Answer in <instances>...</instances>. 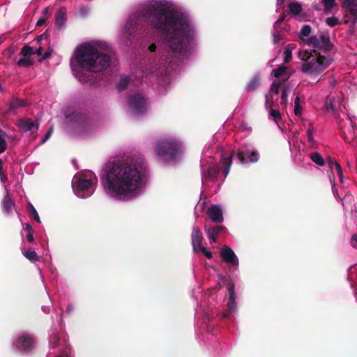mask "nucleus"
Here are the masks:
<instances>
[{"mask_svg": "<svg viewBox=\"0 0 357 357\" xmlns=\"http://www.w3.org/2000/svg\"><path fill=\"white\" fill-rule=\"evenodd\" d=\"M226 230V227L224 226H211L205 225L204 231L206 236L210 241L211 243H215L217 241V236Z\"/></svg>", "mask_w": 357, "mask_h": 357, "instance_id": "obj_21", "label": "nucleus"}, {"mask_svg": "<svg viewBox=\"0 0 357 357\" xmlns=\"http://www.w3.org/2000/svg\"><path fill=\"white\" fill-rule=\"evenodd\" d=\"M13 344L20 351H29L34 347V339L31 334L20 332L14 337Z\"/></svg>", "mask_w": 357, "mask_h": 357, "instance_id": "obj_15", "label": "nucleus"}, {"mask_svg": "<svg viewBox=\"0 0 357 357\" xmlns=\"http://www.w3.org/2000/svg\"><path fill=\"white\" fill-rule=\"evenodd\" d=\"M4 135V132L0 129V154L4 152L7 147Z\"/></svg>", "mask_w": 357, "mask_h": 357, "instance_id": "obj_36", "label": "nucleus"}, {"mask_svg": "<svg viewBox=\"0 0 357 357\" xmlns=\"http://www.w3.org/2000/svg\"><path fill=\"white\" fill-rule=\"evenodd\" d=\"M22 252L23 255L31 261H37L39 260V257L34 250H32L31 249L24 250L22 248Z\"/></svg>", "mask_w": 357, "mask_h": 357, "instance_id": "obj_32", "label": "nucleus"}, {"mask_svg": "<svg viewBox=\"0 0 357 357\" xmlns=\"http://www.w3.org/2000/svg\"><path fill=\"white\" fill-rule=\"evenodd\" d=\"M206 213L209 218L215 223H221L224 220L222 209L218 205H211Z\"/></svg>", "mask_w": 357, "mask_h": 357, "instance_id": "obj_20", "label": "nucleus"}, {"mask_svg": "<svg viewBox=\"0 0 357 357\" xmlns=\"http://www.w3.org/2000/svg\"><path fill=\"white\" fill-rule=\"evenodd\" d=\"M63 324V319H62V317H61V324L62 325Z\"/></svg>", "mask_w": 357, "mask_h": 357, "instance_id": "obj_64", "label": "nucleus"}, {"mask_svg": "<svg viewBox=\"0 0 357 357\" xmlns=\"http://www.w3.org/2000/svg\"><path fill=\"white\" fill-rule=\"evenodd\" d=\"M243 127L244 130H248L249 129V128L247 126V125L245 123H243Z\"/></svg>", "mask_w": 357, "mask_h": 357, "instance_id": "obj_59", "label": "nucleus"}, {"mask_svg": "<svg viewBox=\"0 0 357 357\" xmlns=\"http://www.w3.org/2000/svg\"><path fill=\"white\" fill-rule=\"evenodd\" d=\"M292 57V45H288L284 50V61L289 62Z\"/></svg>", "mask_w": 357, "mask_h": 357, "instance_id": "obj_34", "label": "nucleus"}, {"mask_svg": "<svg viewBox=\"0 0 357 357\" xmlns=\"http://www.w3.org/2000/svg\"><path fill=\"white\" fill-rule=\"evenodd\" d=\"M260 84V78L258 75L253 77L247 84L245 91L252 92L255 91Z\"/></svg>", "mask_w": 357, "mask_h": 357, "instance_id": "obj_30", "label": "nucleus"}, {"mask_svg": "<svg viewBox=\"0 0 357 357\" xmlns=\"http://www.w3.org/2000/svg\"><path fill=\"white\" fill-rule=\"evenodd\" d=\"M305 105V102L301 101L300 97L298 96L294 99V113L298 117H301L303 112V105Z\"/></svg>", "mask_w": 357, "mask_h": 357, "instance_id": "obj_28", "label": "nucleus"}, {"mask_svg": "<svg viewBox=\"0 0 357 357\" xmlns=\"http://www.w3.org/2000/svg\"><path fill=\"white\" fill-rule=\"evenodd\" d=\"M287 81L284 82V84L280 88V90H282L280 104L284 108L287 106L288 97L291 91V87L287 83Z\"/></svg>", "mask_w": 357, "mask_h": 357, "instance_id": "obj_25", "label": "nucleus"}, {"mask_svg": "<svg viewBox=\"0 0 357 357\" xmlns=\"http://www.w3.org/2000/svg\"><path fill=\"white\" fill-rule=\"evenodd\" d=\"M291 75V70L284 66H280L273 70L271 76L273 77L268 94L265 96V108L268 112V118L274 121L278 126L282 120L280 110L276 107L274 102L278 100V94L280 86L284 82L288 80ZM280 128V126H278Z\"/></svg>", "mask_w": 357, "mask_h": 357, "instance_id": "obj_6", "label": "nucleus"}, {"mask_svg": "<svg viewBox=\"0 0 357 357\" xmlns=\"http://www.w3.org/2000/svg\"><path fill=\"white\" fill-rule=\"evenodd\" d=\"M50 56V52H46L45 54L43 55V58H47Z\"/></svg>", "mask_w": 357, "mask_h": 357, "instance_id": "obj_58", "label": "nucleus"}, {"mask_svg": "<svg viewBox=\"0 0 357 357\" xmlns=\"http://www.w3.org/2000/svg\"><path fill=\"white\" fill-rule=\"evenodd\" d=\"M24 105H25L24 101L22 100H20V99H15V100H13L11 102V107L13 109L23 107Z\"/></svg>", "mask_w": 357, "mask_h": 357, "instance_id": "obj_41", "label": "nucleus"}, {"mask_svg": "<svg viewBox=\"0 0 357 357\" xmlns=\"http://www.w3.org/2000/svg\"><path fill=\"white\" fill-rule=\"evenodd\" d=\"M344 97L342 93H331L326 99L324 108L327 113H332L335 116L337 123L342 128L343 119H341V115L345 113L346 107L343 103Z\"/></svg>", "mask_w": 357, "mask_h": 357, "instance_id": "obj_10", "label": "nucleus"}, {"mask_svg": "<svg viewBox=\"0 0 357 357\" xmlns=\"http://www.w3.org/2000/svg\"><path fill=\"white\" fill-rule=\"evenodd\" d=\"M42 38H43V36H40L39 37H38V41H40L42 40Z\"/></svg>", "mask_w": 357, "mask_h": 357, "instance_id": "obj_61", "label": "nucleus"}, {"mask_svg": "<svg viewBox=\"0 0 357 357\" xmlns=\"http://www.w3.org/2000/svg\"><path fill=\"white\" fill-rule=\"evenodd\" d=\"M204 205V202L202 204V206H202V210L203 209Z\"/></svg>", "mask_w": 357, "mask_h": 357, "instance_id": "obj_63", "label": "nucleus"}, {"mask_svg": "<svg viewBox=\"0 0 357 357\" xmlns=\"http://www.w3.org/2000/svg\"><path fill=\"white\" fill-rule=\"evenodd\" d=\"M287 13L291 17L300 22L306 21V15L303 12L302 6L296 1H291L287 4Z\"/></svg>", "mask_w": 357, "mask_h": 357, "instance_id": "obj_19", "label": "nucleus"}, {"mask_svg": "<svg viewBox=\"0 0 357 357\" xmlns=\"http://www.w3.org/2000/svg\"><path fill=\"white\" fill-rule=\"evenodd\" d=\"M197 314H198V310H196V312H195V316L197 317Z\"/></svg>", "mask_w": 357, "mask_h": 357, "instance_id": "obj_62", "label": "nucleus"}, {"mask_svg": "<svg viewBox=\"0 0 357 357\" xmlns=\"http://www.w3.org/2000/svg\"><path fill=\"white\" fill-rule=\"evenodd\" d=\"M97 183L96 175L91 171L85 170L74 176L72 180V188L77 197L86 199L94 193Z\"/></svg>", "mask_w": 357, "mask_h": 357, "instance_id": "obj_7", "label": "nucleus"}, {"mask_svg": "<svg viewBox=\"0 0 357 357\" xmlns=\"http://www.w3.org/2000/svg\"><path fill=\"white\" fill-rule=\"evenodd\" d=\"M287 14L286 12H284L280 17L277 20L273 25V29L272 31V36L273 37V43H278L283 40V36L279 31V25L281 22H282L285 18L287 17Z\"/></svg>", "mask_w": 357, "mask_h": 357, "instance_id": "obj_23", "label": "nucleus"}, {"mask_svg": "<svg viewBox=\"0 0 357 357\" xmlns=\"http://www.w3.org/2000/svg\"><path fill=\"white\" fill-rule=\"evenodd\" d=\"M317 132L311 126H309L306 130V137L309 144V147L311 149H317L318 142L317 140Z\"/></svg>", "mask_w": 357, "mask_h": 357, "instance_id": "obj_24", "label": "nucleus"}, {"mask_svg": "<svg viewBox=\"0 0 357 357\" xmlns=\"http://www.w3.org/2000/svg\"><path fill=\"white\" fill-rule=\"evenodd\" d=\"M59 342L58 333L52 330L49 335V346L50 349H54L58 346Z\"/></svg>", "mask_w": 357, "mask_h": 357, "instance_id": "obj_29", "label": "nucleus"}, {"mask_svg": "<svg viewBox=\"0 0 357 357\" xmlns=\"http://www.w3.org/2000/svg\"><path fill=\"white\" fill-rule=\"evenodd\" d=\"M222 261L229 266L233 271H236L239 266V259L234 251L229 246H223L220 252Z\"/></svg>", "mask_w": 357, "mask_h": 357, "instance_id": "obj_17", "label": "nucleus"}, {"mask_svg": "<svg viewBox=\"0 0 357 357\" xmlns=\"http://www.w3.org/2000/svg\"><path fill=\"white\" fill-rule=\"evenodd\" d=\"M20 54L22 56L29 57V56L34 54L33 47H29V46H24Z\"/></svg>", "mask_w": 357, "mask_h": 357, "instance_id": "obj_38", "label": "nucleus"}, {"mask_svg": "<svg viewBox=\"0 0 357 357\" xmlns=\"http://www.w3.org/2000/svg\"><path fill=\"white\" fill-rule=\"evenodd\" d=\"M15 204L12 202L10 197L7 193L3 199L2 201V208H3V213L8 215L12 211L13 206H14Z\"/></svg>", "mask_w": 357, "mask_h": 357, "instance_id": "obj_27", "label": "nucleus"}, {"mask_svg": "<svg viewBox=\"0 0 357 357\" xmlns=\"http://www.w3.org/2000/svg\"><path fill=\"white\" fill-rule=\"evenodd\" d=\"M116 59L112 46L103 40H92L78 46L70 59L75 77L82 83L89 81L85 72L100 73L109 68Z\"/></svg>", "mask_w": 357, "mask_h": 357, "instance_id": "obj_3", "label": "nucleus"}, {"mask_svg": "<svg viewBox=\"0 0 357 357\" xmlns=\"http://www.w3.org/2000/svg\"><path fill=\"white\" fill-rule=\"evenodd\" d=\"M324 11L328 13L335 6V0H322Z\"/></svg>", "mask_w": 357, "mask_h": 357, "instance_id": "obj_35", "label": "nucleus"}, {"mask_svg": "<svg viewBox=\"0 0 357 357\" xmlns=\"http://www.w3.org/2000/svg\"><path fill=\"white\" fill-rule=\"evenodd\" d=\"M45 22V18H40L39 19L37 22H36V26H42L43 24H44Z\"/></svg>", "mask_w": 357, "mask_h": 357, "instance_id": "obj_51", "label": "nucleus"}, {"mask_svg": "<svg viewBox=\"0 0 357 357\" xmlns=\"http://www.w3.org/2000/svg\"><path fill=\"white\" fill-rule=\"evenodd\" d=\"M128 109L129 113L135 117L145 114L148 110L146 99L139 93L130 96L128 100Z\"/></svg>", "mask_w": 357, "mask_h": 357, "instance_id": "obj_12", "label": "nucleus"}, {"mask_svg": "<svg viewBox=\"0 0 357 357\" xmlns=\"http://www.w3.org/2000/svg\"><path fill=\"white\" fill-rule=\"evenodd\" d=\"M87 12H88V10H87L86 8H85V7H83L80 9V13L82 15H86L87 13Z\"/></svg>", "mask_w": 357, "mask_h": 357, "instance_id": "obj_54", "label": "nucleus"}, {"mask_svg": "<svg viewBox=\"0 0 357 357\" xmlns=\"http://www.w3.org/2000/svg\"><path fill=\"white\" fill-rule=\"evenodd\" d=\"M66 22V10L64 8H61L56 13L55 24L58 29H62Z\"/></svg>", "mask_w": 357, "mask_h": 357, "instance_id": "obj_26", "label": "nucleus"}, {"mask_svg": "<svg viewBox=\"0 0 357 357\" xmlns=\"http://www.w3.org/2000/svg\"><path fill=\"white\" fill-rule=\"evenodd\" d=\"M24 230L25 231H26L27 233L33 232V229H32V227H31V225H30V224H29V223H26V225H25V227H24Z\"/></svg>", "mask_w": 357, "mask_h": 357, "instance_id": "obj_49", "label": "nucleus"}, {"mask_svg": "<svg viewBox=\"0 0 357 357\" xmlns=\"http://www.w3.org/2000/svg\"><path fill=\"white\" fill-rule=\"evenodd\" d=\"M73 309H74L73 305L72 304H68V305L66 310V312L70 313L73 310Z\"/></svg>", "mask_w": 357, "mask_h": 357, "instance_id": "obj_52", "label": "nucleus"}, {"mask_svg": "<svg viewBox=\"0 0 357 357\" xmlns=\"http://www.w3.org/2000/svg\"><path fill=\"white\" fill-rule=\"evenodd\" d=\"M326 24L329 26H335L338 23V19L336 17H330L326 20Z\"/></svg>", "mask_w": 357, "mask_h": 357, "instance_id": "obj_42", "label": "nucleus"}, {"mask_svg": "<svg viewBox=\"0 0 357 357\" xmlns=\"http://www.w3.org/2000/svg\"><path fill=\"white\" fill-rule=\"evenodd\" d=\"M17 64L22 67H29L32 64V61L28 57L23 56L17 61Z\"/></svg>", "mask_w": 357, "mask_h": 357, "instance_id": "obj_39", "label": "nucleus"}, {"mask_svg": "<svg viewBox=\"0 0 357 357\" xmlns=\"http://www.w3.org/2000/svg\"><path fill=\"white\" fill-rule=\"evenodd\" d=\"M147 166L142 158H126L108 165L100 174L105 195L121 202L133 201L144 192Z\"/></svg>", "mask_w": 357, "mask_h": 357, "instance_id": "obj_2", "label": "nucleus"}, {"mask_svg": "<svg viewBox=\"0 0 357 357\" xmlns=\"http://www.w3.org/2000/svg\"><path fill=\"white\" fill-rule=\"evenodd\" d=\"M310 158L313 162L319 166L322 167L325 164V162L321 155L317 152L311 153Z\"/></svg>", "mask_w": 357, "mask_h": 357, "instance_id": "obj_33", "label": "nucleus"}, {"mask_svg": "<svg viewBox=\"0 0 357 357\" xmlns=\"http://www.w3.org/2000/svg\"><path fill=\"white\" fill-rule=\"evenodd\" d=\"M342 6L345 11L351 15L353 23L357 22L356 0H344Z\"/></svg>", "mask_w": 357, "mask_h": 357, "instance_id": "obj_22", "label": "nucleus"}, {"mask_svg": "<svg viewBox=\"0 0 357 357\" xmlns=\"http://www.w3.org/2000/svg\"><path fill=\"white\" fill-rule=\"evenodd\" d=\"M52 132H53V127L51 126L50 128V129L48 130V131L45 135V136L42 138V139H41V141L40 142V144H45L50 138Z\"/></svg>", "mask_w": 357, "mask_h": 357, "instance_id": "obj_43", "label": "nucleus"}, {"mask_svg": "<svg viewBox=\"0 0 357 357\" xmlns=\"http://www.w3.org/2000/svg\"><path fill=\"white\" fill-rule=\"evenodd\" d=\"M65 123L70 135L79 137L89 135L96 127V123L88 114L79 112L66 115Z\"/></svg>", "mask_w": 357, "mask_h": 357, "instance_id": "obj_8", "label": "nucleus"}, {"mask_svg": "<svg viewBox=\"0 0 357 357\" xmlns=\"http://www.w3.org/2000/svg\"><path fill=\"white\" fill-rule=\"evenodd\" d=\"M55 357H73L70 354H68L67 351L62 353L61 355L56 356Z\"/></svg>", "mask_w": 357, "mask_h": 357, "instance_id": "obj_53", "label": "nucleus"}, {"mask_svg": "<svg viewBox=\"0 0 357 357\" xmlns=\"http://www.w3.org/2000/svg\"><path fill=\"white\" fill-rule=\"evenodd\" d=\"M311 32V26L305 24L301 28L298 36L303 45L312 48L313 53L302 49L298 52V56L303 61L301 72L311 77H316L333 62V56L331 52L333 50L334 45L328 33L316 36L312 35Z\"/></svg>", "mask_w": 357, "mask_h": 357, "instance_id": "obj_4", "label": "nucleus"}, {"mask_svg": "<svg viewBox=\"0 0 357 357\" xmlns=\"http://www.w3.org/2000/svg\"><path fill=\"white\" fill-rule=\"evenodd\" d=\"M16 126L22 132L27 133L28 137L33 140L37 137L40 123L38 119L32 120L29 118H22L17 120Z\"/></svg>", "mask_w": 357, "mask_h": 357, "instance_id": "obj_13", "label": "nucleus"}, {"mask_svg": "<svg viewBox=\"0 0 357 357\" xmlns=\"http://www.w3.org/2000/svg\"><path fill=\"white\" fill-rule=\"evenodd\" d=\"M47 12H48V8H45L43 10V13L46 14V13H47Z\"/></svg>", "mask_w": 357, "mask_h": 357, "instance_id": "obj_60", "label": "nucleus"}, {"mask_svg": "<svg viewBox=\"0 0 357 357\" xmlns=\"http://www.w3.org/2000/svg\"><path fill=\"white\" fill-rule=\"evenodd\" d=\"M26 238L29 243H32L34 241V238L33 236V232L27 233L26 235Z\"/></svg>", "mask_w": 357, "mask_h": 357, "instance_id": "obj_47", "label": "nucleus"}, {"mask_svg": "<svg viewBox=\"0 0 357 357\" xmlns=\"http://www.w3.org/2000/svg\"><path fill=\"white\" fill-rule=\"evenodd\" d=\"M227 291L229 292V300L227 303V307L229 311L223 313L222 317L230 319V314L231 312H236L237 310L236 303V295L235 292V286L234 283L230 282L227 287Z\"/></svg>", "mask_w": 357, "mask_h": 357, "instance_id": "obj_18", "label": "nucleus"}, {"mask_svg": "<svg viewBox=\"0 0 357 357\" xmlns=\"http://www.w3.org/2000/svg\"><path fill=\"white\" fill-rule=\"evenodd\" d=\"M203 236L201 231L196 226H193L191 234V241L192 250L195 252H202L203 255L208 259H211L213 254L202 246Z\"/></svg>", "mask_w": 357, "mask_h": 357, "instance_id": "obj_16", "label": "nucleus"}, {"mask_svg": "<svg viewBox=\"0 0 357 357\" xmlns=\"http://www.w3.org/2000/svg\"><path fill=\"white\" fill-rule=\"evenodd\" d=\"M329 83H330V85L332 86V87H334L335 84V80L334 79H331V80L329 81Z\"/></svg>", "mask_w": 357, "mask_h": 357, "instance_id": "obj_57", "label": "nucleus"}, {"mask_svg": "<svg viewBox=\"0 0 357 357\" xmlns=\"http://www.w3.org/2000/svg\"><path fill=\"white\" fill-rule=\"evenodd\" d=\"M351 245L357 249V234H354L350 240Z\"/></svg>", "mask_w": 357, "mask_h": 357, "instance_id": "obj_46", "label": "nucleus"}, {"mask_svg": "<svg viewBox=\"0 0 357 357\" xmlns=\"http://www.w3.org/2000/svg\"><path fill=\"white\" fill-rule=\"evenodd\" d=\"M155 149L160 160L165 162H176L183 153L182 142L172 137H165L159 141Z\"/></svg>", "mask_w": 357, "mask_h": 357, "instance_id": "obj_9", "label": "nucleus"}, {"mask_svg": "<svg viewBox=\"0 0 357 357\" xmlns=\"http://www.w3.org/2000/svg\"><path fill=\"white\" fill-rule=\"evenodd\" d=\"M235 154L234 151L225 154L224 151L219 148L218 145L212 144L206 145L200 160L202 183L215 181L219 178L220 169L217 163L214 162L215 157L220 158L222 165V181H224L229 173L230 167L232 164V158Z\"/></svg>", "mask_w": 357, "mask_h": 357, "instance_id": "obj_5", "label": "nucleus"}, {"mask_svg": "<svg viewBox=\"0 0 357 357\" xmlns=\"http://www.w3.org/2000/svg\"><path fill=\"white\" fill-rule=\"evenodd\" d=\"M339 177L340 182L343 184L344 183V176L342 169L340 165H336V169L334 170Z\"/></svg>", "mask_w": 357, "mask_h": 357, "instance_id": "obj_44", "label": "nucleus"}, {"mask_svg": "<svg viewBox=\"0 0 357 357\" xmlns=\"http://www.w3.org/2000/svg\"><path fill=\"white\" fill-rule=\"evenodd\" d=\"M42 310L45 313H47L50 311L49 307H46V306H43Z\"/></svg>", "mask_w": 357, "mask_h": 357, "instance_id": "obj_56", "label": "nucleus"}, {"mask_svg": "<svg viewBox=\"0 0 357 357\" xmlns=\"http://www.w3.org/2000/svg\"><path fill=\"white\" fill-rule=\"evenodd\" d=\"M28 209L30 215H33L34 220L37 221L38 222H40V217L38 215V213L36 208L33 207V206L31 204H28Z\"/></svg>", "mask_w": 357, "mask_h": 357, "instance_id": "obj_37", "label": "nucleus"}, {"mask_svg": "<svg viewBox=\"0 0 357 357\" xmlns=\"http://www.w3.org/2000/svg\"><path fill=\"white\" fill-rule=\"evenodd\" d=\"M237 158L241 164L255 163L259 160L257 149L251 143H244L237 149Z\"/></svg>", "mask_w": 357, "mask_h": 357, "instance_id": "obj_11", "label": "nucleus"}, {"mask_svg": "<svg viewBox=\"0 0 357 357\" xmlns=\"http://www.w3.org/2000/svg\"><path fill=\"white\" fill-rule=\"evenodd\" d=\"M209 321V317L207 314H204V317H203V322L205 323L206 321Z\"/></svg>", "mask_w": 357, "mask_h": 357, "instance_id": "obj_55", "label": "nucleus"}, {"mask_svg": "<svg viewBox=\"0 0 357 357\" xmlns=\"http://www.w3.org/2000/svg\"><path fill=\"white\" fill-rule=\"evenodd\" d=\"M291 1V0H277V6H280L286 2L289 3Z\"/></svg>", "mask_w": 357, "mask_h": 357, "instance_id": "obj_50", "label": "nucleus"}, {"mask_svg": "<svg viewBox=\"0 0 357 357\" xmlns=\"http://www.w3.org/2000/svg\"><path fill=\"white\" fill-rule=\"evenodd\" d=\"M330 182L332 185V192L334 195V196L337 198V199H340V196L338 195L337 194V189L335 188V178H334V176H330Z\"/></svg>", "mask_w": 357, "mask_h": 357, "instance_id": "obj_45", "label": "nucleus"}, {"mask_svg": "<svg viewBox=\"0 0 357 357\" xmlns=\"http://www.w3.org/2000/svg\"><path fill=\"white\" fill-rule=\"evenodd\" d=\"M129 83V77L126 75H121L120 80L116 84V89L119 92L124 91Z\"/></svg>", "mask_w": 357, "mask_h": 357, "instance_id": "obj_31", "label": "nucleus"}, {"mask_svg": "<svg viewBox=\"0 0 357 357\" xmlns=\"http://www.w3.org/2000/svg\"><path fill=\"white\" fill-rule=\"evenodd\" d=\"M326 162L331 169L332 174L334 173V170L336 169V165H340L335 159L331 157L327 158Z\"/></svg>", "mask_w": 357, "mask_h": 357, "instance_id": "obj_40", "label": "nucleus"}, {"mask_svg": "<svg viewBox=\"0 0 357 357\" xmlns=\"http://www.w3.org/2000/svg\"><path fill=\"white\" fill-rule=\"evenodd\" d=\"M33 51H34V54H36L39 56L43 55V49L42 47H38V48H36V49L33 48Z\"/></svg>", "mask_w": 357, "mask_h": 357, "instance_id": "obj_48", "label": "nucleus"}, {"mask_svg": "<svg viewBox=\"0 0 357 357\" xmlns=\"http://www.w3.org/2000/svg\"><path fill=\"white\" fill-rule=\"evenodd\" d=\"M341 119H343V127L338 128L342 130L344 134V139L345 142L350 143L353 139L352 132L354 130L357 129V118L355 116H351L347 113H344L341 115Z\"/></svg>", "mask_w": 357, "mask_h": 357, "instance_id": "obj_14", "label": "nucleus"}, {"mask_svg": "<svg viewBox=\"0 0 357 357\" xmlns=\"http://www.w3.org/2000/svg\"><path fill=\"white\" fill-rule=\"evenodd\" d=\"M150 24L160 36V44L151 43L147 63L140 64L135 74L151 82L165 81L170 70H175L197 49L199 31L191 16L172 0H149L129 16L119 31L118 41L129 45L138 34L143 22Z\"/></svg>", "mask_w": 357, "mask_h": 357, "instance_id": "obj_1", "label": "nucleus"}]
</instances>
